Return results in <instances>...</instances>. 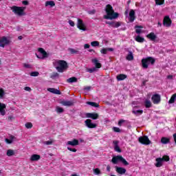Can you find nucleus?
<instances>
[{
  "instance_id": "28",
  "label": "nucleus",
  "mask_w": 176,
  "mask_h": 176,
  "mask_svg": "<svg viewBox=\"0 0 176 176\" xmlns=\"http://www.w3.org/2000/svg\"><path fill=\"white\" fill-rule=\"evenodd\" d=\"M161 143L164 144H170V138L163 137L161 138Z\"/></svg>"
},
{
  "instance_id": "41",
  "label": "nucleus",
  "mask_w": 176,
  "mask_h": 176,
  "mask_svg": "<svg viewBox=\"0 0 176 176\" xmlns=\"http://www.w3.org/2000/svg\"><path fill=\"white\" fill-rule=\"evenodd\" d=\"M132 112L135 115H142V113H144V111L142 110H133Z\"/></svg>"
},
{
  "instance_id": "7",
  "label": "nucleus",
  "mask_w": 176,
  "mask_h": 176,
  "mask_svg": "<svg viewBox=\"0 0 176 176\" xmlns=\"http://www.w3.org/2000/svg\"><path fill=\"white\" fill-rule=\"evenodd\" d=\"M138 141L143 145H149L151 144V140H149L148 136L146 135L140 137Z\"/></svg>"
},
{
  "instance_id": "1",
  "label": "nucleus",
  "mask_w": 176,
  "mask_h": 176,
  "mask_svg": "<svg viewBox=\"0 0 176 176\" xmlns=\"http://www.w3.org/2000/svg\"><path fill=\"white\" fill-rule=\"evenodd\" d=\"M53 65L58 71V72L60 73L67 71L68 69V63H67V61L63 60H55L53 62Z\"/></svg>"
},
{
  "instance_id": "32",
  "label": "nucleus",
  "mask_w": 176,
  "mask_h": 176,
  "mask_svg": "<svg viewBox=\"0 0 176 176\" xmlns=\"http://www.w3.org/2000/svg\"><path fill=\"white\" fill-rule=\"evenodd\" d=\"M45 6H50V8H53L54 6H56V3L53 1H46Z\"/></svg>"
},
{
  "instance_id": "48",
  "label": "nucleus",
  "mask_w": 176,
  "mask_h": 176,
  "mask_svg": "<svg viewBox=\"0 0 176 176\" xmlns=\"http://www.w3.org/2000/svg\"><path fill=\"white\" fill-rule=\"evenodd\" d=\"M25 126L26 127V129H32V123L31 122H27L25 124Z\"/></svg>"
},
{
  "instance_id": "33",
  "label": "nucleus",
  "mask_w": 176,
  "mask_h": 176,
  "mask_svg": "<svg viewBox=\"0 0 176 176\" xmlns=\"http://www.w3.org/2000/svg\"><path fill=\"white\" fill-rule=\"evenodd\" d=\"M67 83H74L76 82H78V78L76 77H72L67 80Z\"/></svg>"
},
{
  "instance_id": "23",
  "label": "nucleus",
  "mask_w": 176,
  "mask_h": 176,
  "mask_svg": "<svg viewBox=\"0 0 176 176\" xmlns=\"http://www.w3.org/2000/svg\"><path fill=\"white\" fill-rule=\"evenodd\" d=\"M116 172L118 173V174H126V168H122V167H116Z\"/></svg>"
},
{
  "instance_id": "44",
  "label": "nucleus",
  "mask_w": 176,
  "mask_h": 176,
  "mask_svg": "<svg viewBox=\"0 0 176 176\" xmlns=\"http://www.w3.org/2000/svg\"><path fill=\"white\" fill-rule=\"evenodd\" d=\"M162 162H169L170 161V157L168 155H164L162 158Z\"/></svg>"
},
{
  "instance_id": "16",
  "label": "nucleus",
  "mask_w": 176,
  "mask_h": 176,
  "mask_svg": "<svg viewBox=\"0 0 176 176\" xmlns=\"http://www.w3.org/2000/svg\"><path fill=\"white\" fill-rule=\"evenodd\" d=\"M41 160V155L38 154H33L30 157V162H38Z\"/></svg>"
},
{
  "instance_id": "34",
  "label": "nucleus",
  "mask_w": 176,
  "mask_h": 176,
  "mask_svg": "<svg viewBox=\"0 0 176 176\" xmlns=\"http://www.w3.org/2000/svg\"><path fill=\"white\" fill-rule=\"evenodd\" d=\"M126 60H128V61H131L134 60V56L133 55V52H129V54L126 56Z\"/></svg>"
},
{
  "instance_id": "49",
  "label": "nucleus",
  "mask_w": 176,
  "mask_h": 176,
  "mask_svg": "<svg viewBox=\"0 0 176 176\" xmlns=\"http://www.w3.org/2000/svg\"><path fill=\"white\" fill-rule=\"evenodd\" d=\"M91 45L94 46V47L100 46V42H98V41H92L91 43Z\"/></svg>"
},
{
  "instance_id": "43",
  "label": "nucleus",
  "mask_w": 176,
  "mask_h": 176,
  "mask_svg": "<svg viewBox=\"0 0 176 176\" xmlns=\"http://www.w3.org/2000/svg\"><path fill=\"white\" fill-rule=\"evenodd\" d=\"M93 171L96 175H100V174H101V170H100V168H98L93 169Z\"/></svg>"
},
{
  "instance_id": "37",
  "label": "nucleus",
  "mask_w": 176,
  "mask_h": 176,
  "mask_svg": "<svg viewBox=\"0 0 176 176\" xmlns=\"http://www.w3.org/2000/svg\"><path fill=\"white\" fill-rule=\"evenodd\" d=\"M7 156H14V150L12 149H8L6 153Z\"/></svg>"
},
{
  "instance_id": "20",
  "label": "nucleus",
  "mask_w": 176,
  "mask_h": 176,
  "mask_svg": "<svg viewBox=\"0 0 176 176\" xmlns=\"http://www.w3.org/2000/svg\"><path fill=\"white\" fill-rule=\"evenodd\" d=\"M148 39H150V41H152L153 42H155L157 38L156 34L153 32H151L150 34H147Z\"/></svg>"
},
{
  "instance_id": "29",
  "label": "nucleus",
  "mask_w": 176,
  "mask_h": 176,
  "mask_svg": "<svg viewBox=\"0 0 176 176\" xmlns=\"http://www.w3.org/2000/svg\"><path fill=\"white\" fill-rule=\"evenodd\" d=\"M92 63L95 65L96 68H101V63H98L97 58L92 59Z\"/></svg>"
},
{
  "instance_id": "64",
  "label": "nucleus",
  "mask_w": 176,
  "mask_h": 176,
  "mask_svg": "<svg viewBox=\"0 0 176 176\" xmlns=\"http://www.w3.org/2000/svg\"><path fill=\"white\" fill-rule=\"evenodd\" d=\"M167 79H173V75L168 76Z\"/></svg>"
},
{
  "instance_id": "8",
  "label": "nucleus",
  "mask_w": 176,
  "mask_h": 176,
  "mask_svg": "<svg viewBox=\"0 0 176 176\" xmlns=\"http://www.w3.org/2000/svg\"><path fill=\"white\" fill-rule=\"evenodd\" d=\"M151 100L153 104H160V102L162 101V96H160L159 94H155L152 96Z\"/></svg>"
},
{
  "instance_id": "39",
  "label": "nucleus",
  "mask_w": 176,
  "mask_h": 176,
  "mask_svg": "<svg viewBox=\"0 0 176 176\" xmlns=\"http://www.w3.org/2000/svg\"><path fill=\"white\" fill-rule=\"evenodd\" d=\"M69 51L72 54H79V50H75L74 48H69Z\"/></svg>"
},
{
  "instance_id": "31",
  "label": "nucleus",
  "mask_w": 176,
  "mask_h": 176,
  "mask_svg": "<svg viewBox=\"0 0 176 176\" xmlns=\"http://www.w3.org/2000/svg\"><path fill=\"white\" fill-rule=\"evenodd\" d=\"M176 99V93L172 95L170 99L168 101V104H174L175 102Z\"/></svg>"
},
{
  "instance_id": "63",
  "label": "nucleus",
  "mask_w": 176,
  "mask_h": 176,
  "mask_svg": "<svg viewBox=\"0 0 176 176\" xmlns=\"http://www.w3.org/2000/svg\"><path fill=\"white\" fill-rule=\"evenodd\" d=\"M135 28H144L142 25H136L135 26Z\"/></svg>"
},
{
  "instance_id": "35",
  "label": "nucleus",
  "mask_w": 176,
  "mask_h": 176,
  "mask_svg": "<svg viewBox=\"0 0 176 176\" xmlns=\"http://www.w3.org/2000/svg\"><path fill=\"white\" fill-rule=\"evenodd\" d=\"M135 41H136V42H139L140 43H142L144 42L145 38L140 37V36H137L135 38Z\"/></svg>"
},
{
  "instance_id": "54",
  "label": "nucleus",
  "mask_w": 176,
  "mask_h": 176,
  "mask_svg": "<svg viewBox=\"0 0 176 176\" xmlns=\"http://www.w3.org/2000/svg\"><path fill=\"white\" fill-rule=\"evenodd\" d=\"M124 122H126V120H120L118 122V126H122V124H123V123H124Z\"/></svg>"
},
{
  "instance_id": "51",
  "label": "nucleus",
  "mask_w": 176,
  "mask_h": 176,
  "mask_svg": "<svg viewBox=\"0 0 176 176\" xmlns=\"http://www.w3.org/2000/svg\"><path fill=\"white\" fill-rule=\"evenodd\" d=\"M53 142H54V140L50 139V140L45 142V145H52Z\"/></svg>"
},
{
  "instance_id": "19",
  "label": "nucleus",
  "mask_w": 176,
  "mask_h": 176,
  "mask_svg": "<svg viewBox=\"0 0 176 176\" xmlns=\"http://www.w3.org/2000/svg\"><path fill=\"white\" fill-rule=\"evenodd\" d=\"M113 143L116 152H118L119 153H120V152H122V150L120 149V147H119V141L114 140Z\"/></svg>"
},
{
  "instance_id": "4",
  "label": "nucleus",
  "mask_w": 176,
  "mask_h": 176,
  "mask_svg": "<svg viewBox=\"0 0 176 176\" xmlns=\"http://www.w3.org/2000/svg\"><path fill=\"white\" fill-rule=\"evenodd\" d=\"M119 162H121V163L124 164V166H129V162H127V161L121 155L113 157L111 160V162L113 164H118Z\"/></svg>"
},
{
  "instance_id": "56",
  "label": "nucleus",
  "mask_w": 176,
  "mask_h": 176,
  "mask_svg": "<svg viewBox=\"0 0 176 176\" xmlns=\"http://www.w3.org/2000/svg\"><path fill=\"white\" fill-rule=\"evenodd\" d=\"M89 14H96V10H92L91 11L88 12Z\"/></svg>"
},
{
  "instance_id": "14",
  "label": "nucleus",
  "mask_w": 176,
  "mask_h": 176,
  "mask_svg": "<svg viewBox=\"0 0 176 176\" xmlns=\"http://www.w3.org/2000/svg\"><path fill=\"white\" fill-rule=\"evenodd\" d=\"M59 103L63 105V107H72L74 105V102L70 100H60Z\"/></svg>"
},
{
  "instance_id": "24",
  "label": "nucleus",
  "mask_w": 176,
  "mask_h": 176,
  "mask_svg": "<svg viewBox=\"0 0 176 176\" xmlns=\"http://www.w3.org/2000/svg\"><path fill=\"white\" fill-rule=\"evenodd\" d=\"M47 91H50V93H53L54 94H61V92L60 90L54 88H48Z\"/></svg>"
},
{
  "instance_id": "18",
  "label": "nucleus",
  "mask_w": 176,
  "mask_h": 176,
  "mask_svg": "<svg viewBox=\"0 0 176 176\" xmlns=\"http://www.w3.org/2000/svg\"><path fill=\"white\" fill-rule=\"evenodd\" d=\"M67 145H70L71 146H76L79 145V140L74 139L73 140L68 141Z\"/></svg>"
},
{
  "instance_id": "58",
  "label": "nucleus",
  "mask_w": 176,
  "mask_h": 176,
  "mask_svg": "<svg viewBox=\"0 0 176 176\" xmlns=\"http://www.w3.org/2000/svg\"><path fill=\"white\" fill-rule=\"evenodd\" d=\"M90 47V45H89V44H85L84 45V48L85 49H89Z\"/></svg>"
},
{
  "instance_id": "21",
  "label": "nucleus",
  "mask_w": 176,
  "mask_h": 176,
  "mask_svg": "<svg viewBox=\"0 0 176 176\" xmlns=\"http://www.w3.org/2000/svg\"><path fill=\"white\" fill-rule=\"evenodd\" d=\"M106 24H109V25H111V27H113L114 28H118L120 27L121 24L120 22H106Z\"/></svg>"
},
{
  "instance_id": "47",
  "label": "nucleus",
  "mask_w": 176,
  "mask_h": 176,
  "mask_svg": "<svg viewBox=\"0 0 176 176\" xmlns=\"http://www.w3.org/2000/svg\"><path fill=\"white\" fill-rule=\"evenodd\" d=\"M59 76H60V74H58V73L54 72V73H53V74H52L51 78H52V79H56V78H58Z\"/></svg>"
},
{
  "instance_id": "53",
  "label": "nucleus",
  "mask_w": 176,
  "mask_h": 176,
  "mask_svg": "<svg viewBox=\"0 0 176 176\" xmlns=\"http://www.w3.org/2000/svg\"><path fill=\"white\" fill-rule=\"evenodd\" d=\"M113 131H115L116 133H120V129L118 128V127H113Z\"/></svg>"
},
{
  "instance_id": "62",
  "label": "nucleus",
  "mask_w": 176,
  "mask_h": 176,
  "mask_svg": "<svg viewBox=\"0 0 176 176\" xmlns=\"http://www.w3.org/2000/svg\"><path fill=\"white\" fill-rule=\"evenodd\" d=\"M107 171H111V166L109 165L107 166Z\"/></svg>"
},
{
  "instance_id": "61",
  "label": "nucleus",
  "mask_w": 176,
  "mask_h": 176,
  "mask_svg": "<svg viewBox=\"0 0 176 176\" xmlns=\"http://www.w3.org/2000/svg\"><path fill=\"white\" fill-rule=\"evenodd\" d=\"M173 139H174V141H175V142L176 144V133L173 134Z\"/></svg>"
},
{
  "instance_id": "22",
  "label": "nucleus",
  "mask_w": 176,
  "mask_h": 176,
  "mask_svg": "<svg viewBox=\"0 0 176 176\" xmlns=\"http://www.w3.org/2000/svg\"><path fill=\"white\" fill-rule=\"evenodd\" d=\"M155 167H162L163 166V160L161 157L156 158Z\"/></svg>"
},
{
  "instance_id": "15",
  "label": "nucleus",
  "mask_w": 176,
  "mask_h": 176,
  "mask_svg": "<svg viewBox=\"0 0 176 176\" xmlns=\"http://www.w3.org/2000/svg\"><path fill=\"white\" fill-rule=\"evenodd\" d=\"M87 118H90L94 120L98 119V113H88L86 114Z\"/></svg>"
},
{
  "instance_id": "26",
  "label": "nucleus",
  "mask_w": 176,
  "mask_h": 176,
  "mask_svg": "<svg viewBox=\"0 0 176 176\" xmlns=\"http://www.w3.org/2000/svg\"><path fill=\"white\" fill-rule=\"evenodd\" d=\"M108 52H113V48H102L100 50V53H102V54H107Z\"/></svg>"
},
{
  "instance_id": "50",
  "label": "nucleus",
  "mask_w": 176,
  "mask_h": 176,
  "mask_svg": "<svg viewBox=\"0 0 176 176\" xmlns=\"http://www.w3.org/2000/svg\"><path fill=\"white\" fill-rule=\"evenodd\" d=\"M30 76H39V72H32L30 73Z\"/></svg>"
},
{
  "instance_id": "60",
  "label": "nucleus",
  "mask_w": 176,
  "mask_h": 176,
  "mask_svg": "<svg viewBox=\"0 0 176 176\" xmlns=\"http://www.w3.org/2000/svg\"><path fill=\"white\" fill-rule=\"evenodd\" d=\"M22 3H23V5H28V1H22Z\"/></svg>"
},
{
  "instance_id": "36",
  "label": "nucleus",
  "mask_w": 176,
  "mask_h": 176,
  "mask_svg": "<svg viewBox=\"0 0 176 176\" xmlns=\"http://www.w3.org/2000/svg\"><path fill=\"white\" fill-rule=\"evenodd\" d=\"M87 104L88 105H90L91 107H94L95 108H98V107H100V105L97 102H87Z\"/></svg>"
},
{
  "instance_id": "6",
  "label": "nucleus",
  "mask_w": 176,
  "mask_h": 176,
  "mask_svg": "<svg viewBox=\"0 0 176 176\" xmlns=\"http://www.w3.org/2000/svg\"><path fill=\"white\" fill-rule=\"evenodd\" d=\"M171 24H173V21H171V18H170V16H165L163 19L164 27L170 28L171 27Z\"/></svg>"
},
{
  "instance_id": "45",
  "label": "nucleus",
  "mask_w": 176,
  "mask_h": 176,
  "mask_svg": "<svg viewBox=\"0 0 176 176\" xmlns=\"http://www.w3.org/2000/svg\"><path fill=\"white\" fill-rule=\"evenodd\" d=\"M96 71H97V68L96 67L87 69V72H89V74H93V72H96Z\"/></svg>"
},
{
  "instance_id": "46",
  "label": "nucleus",
  "mask_w": 176,
  "mask_h": 176,
  "mask_svg": "<svg viewBox=\"0 0 176 176\" xmlns=\"http://www.w3.org/2000/svg\"><path fill=\"white\" fill-rule=\"evenodd\" d=\"M5 94V91L2 88H0V98H3Z\"/></svg>"
},
{
  "instance_id": "40",
  "label": "nucleus",
  "mask_w": 176,
  "mask_h": 176,
  "mask_svg": "<svg viewBox=\"0 0 176 176\" xmlns=\"http://www.w3.org/2000/svg\"><path fill=\"white\" fill-rule=\"evenodd\" d=\"M56 111L58 113H63V112H64V109H63V107L57 106L56 107Z\"/></svg>"
},
{
  "instance_id": "52",
  "label": "nucleus",
  "mask_w": 176,
  "mask_h": 176,
  "mask_svg": "<svg viewBox=\"0 0 176 176\" xmlns=\"http://www.w3.org/2000/svg\"><path fill=\"white\" fill-rule=\"evenodd\" d=\"M68 23L71 27H75V22H74L72 20H69Z\"/></svg>"
},
{
  "instance_id": "17",
  "label": "nucleus",
  "mask_w": 176,
  "mask_h": 176,
  "mask_svg": "<svg viewBox=\"0 0 176 176\" xmlns=\"http://www.w3.org/2000/svg\"><path fill=\"white\" fill-rule=\"evenodd\" d=\"M135 20V11L131 10L129 12V21L133 23Z\"/></svg>"
},
{
  "instance_id": "59",
  "label": "nucleus",
  "mask_w": 176,
  "mask_h": 176,
  "mask_svg": "<svg viewBox=\"0 0 176 176\" xmlns=\"http://www.w3.org/2000/svg\"><path fill=\"white\" fill-rule=\"evenodd\" d=\"M135 32H136V34H141L142 30H141V29H136Z\"/></svg>"
},
{
  "instance_id": "2",
  "label": "nucleus",
  "mask_w": 176,
  "mask_h": 176,
  "mask_svg": "<svg viewBox=\"0 0 176 176\" xmlns=\"http://www.w3.org/2000/svg\"><path fill=\"white\" fill-rule=\"evenodd\" d=\"M107 15L104 16V19L106 20H113V19H118L119 16V14L118 12H115L113 10V8H112V6L111 5H107L106 9H105Z\"/></svg>"
},
{
  "instance_id": "57",
  "label": "nucleus",
  "mask_w": 176,
  "mask_h": 176,
  "mask_svg": "<svg viewBox=\"0 0 176 176\" xmlns=\"http://www.w3.org/2000/svg\"><path fill=\"white\" fill-rule=\"evenodd\" d=\"M24 90H25V91H31V87H25V88H24Z\"/></svg>"
},
{
  "instance_id": "55",
  "label": "nucleus",
  "mask_w": 176,
  "mask_h": 176,
  "mask_svg": "<svg viewBox=\"0 0 176 176\" xmlns=\"http://www.w3.org/2000/svg\"><path fill=\"white\" fill-rule=\"evenodd\" d=\"M68 151H70V152H76V148H72L71 147H67Z\"/></svg>"
},
{
  "instance_id": "10",
  "label": "nucleus",
  "mask_w": 176,
  "mask_h": 176,
  "mask_svg": "<svg viewBox=\"0 0 176 176\" xmlns=\"http://www.w3.org/2000/svg\"><path fill=\"white\" fill-rule=\"evenodd\" d=\"M77 28L82 31H86V25L83 23V20L78 19Z\"/></svg>"
},
{
  "instance_id": "13",
  "label": "nucleus",
  "mask_w": 176,
  "mask_h": 176,
  "mask_svg": "<svg viewBox=\"0 0 176 176\" xmlns=\"http://www.w3.org/2000/svg\"><path fill=\"white\" fill-rule=\"evenodd\" d=\"M0 114L1 116L6 115V104L0 102Z\"/></svg>"
},
{
  "instance_id": "42",
  "label": "nucleus",
  "mask_w": 176,
  "mask_h": 176,
  "mask_svg": "<svg viewBox=\"0 0 176 176\" xmlns=\"http://www.w3.org/2000/svg\"><path fill=\"white\" fill-rule=\"evenodd\" d=\"M155 5L162 6L164 5V0H155Z\"/></svg>"
},
{
  "instance_id": "12",
  "label": "nucleus",
  "mask_w": 176,
  "mask_h": 176,
  "mask_svg": "<svg viewBox=\"0 0 176 176\" xmlns=\"http://www.w3.org/2000/svg\"><path fill=\"white\" fill-rule=\"evenodd\" d=\"M85 126H87V127H88V129H96V127H97V124H93L91 122V120L90 119H87L85 121Z\"/></svg>"
},
{
  "instance_id": "11",
  "label": "nucleus",
  "mask_w": 176,
  "mask_h": 176,
  "mask_svg": "<svg viewBox=\"0 0 176 176\" xmlns=\"http://www.w3.org/2000/svg\"><path fill=\"white\" fill-rule=\"evenodd\" d=\"M36 56L37 58H45V50L43 48H38Z\"/></svg>"
},
{
  "instance_id": "3",
  "label": "nucleus",
  "mask_w": 176,
  "mask_h": 176,
  "mask_svg": "<svg viewBox=\"0 0 176 176\" xmlns=\"http://www.w3.org/2000/svg\"><path fill=\"white\" fill-rule=\"evenodd\" d=\"M156 60L153 58V57H147L146 58H142V68H144V69H148V67L149 64H151V65H153L155 64Z\"/></svg>"
},
{
  "instance_id": "25",
  "label": "nucleus",
  "mask_w": 176,
  "mask_h": 176,
  "mask_svg": "<svg viewBox=\"0 0 176 176\" xmlns=\"http://www.w3.org/2000/svg\"><path fill=\"white\" fill-rule=\"evenodd\" d=\"M16 140V137L13 136V135H10V139L6 138L5 140L6 144H12L13 142Z\"/></svg>"
},
{
  "instance_id": "5",
  "label": "nucleus",
  "mask_w": 176,
  "mask_h": 176,
  "mask_svg": "<svg viewBox=\"0 0 176 176\" xmlns=\"http://www.w3.org/2000/svg\"><path fill=\"white\" fill-rule=\"evenodd\" d=\"M25 9V8L24 7H18L16 6L11 7V10H12L13 13L16 14V16H24Z\"/></svg>"
},
{
  "instance_id": "9",
  "label": "nucleus",
  "mask_w": 176,
  "mask_h": 176,
  "mask_svg": "<svg viewBox=\"0 0 176 176\" xmlns=\"http://www.w3.org/2000/svg\"><path fill=\"white\" fill-rule=\"evenodd\" d=\"M10 41L6 36L0 37V47H5L6 45H9Z\"/></svg>"
},
{
  "instance_id": "30",
  "label": "nucleus",
  "mask_w": 176,
  "mask_h": 176,
  "mask_svg": "<svg viewBox=\"0 0 176 176\" xmlns=\"http://www.w3.org/2000/svg\"><path fill=\"white\" fill-rule=\"evenodd\" d=\"M127 78V76L126 74H119L117 76V80H124Z\"/></svg>"
},
{
  "instance_id": "27",
  "label": "nucleus",
  "mask_w": 176,
  "mask_h": 176,
  "mask_svg": "<svg viewBox=\"0 0 176 176\" xmlns=\"http://www.w3.org/2000/svg\"><path fill=\"white\" fill-rule=\"evenodd\" d=\"M144 106L146 108H152V102H151L148 99H146L144 100Z\"/></svg>"
},
{
  "instance_id": "38",
  "label": "nucleus",
  "mask_w": 176,
  "mask_h": 176,
  "mask_svg": "<svg viewBox=\"0 0 176 176\" xmlns=\"http://www.w3.org/2000/svg\"><path fill=\"white\" fill-rule=\"evenodd\" d=\"M23 66L26 69H32V65H31L30 63H23Z\"/></svg>"
}]
</instances>
